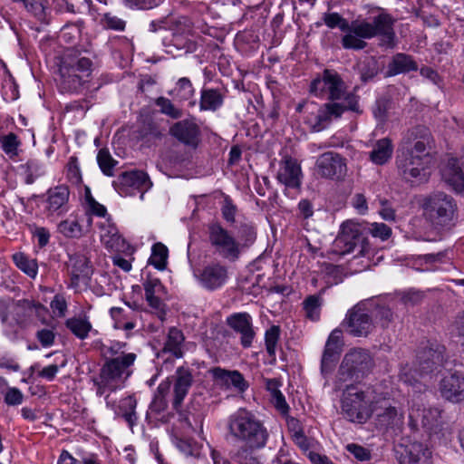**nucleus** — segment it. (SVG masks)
I'll use <instances>...</instances> for the list:
<instances>
[{"label":"nucleus","instance_id":"f257e3e1","mask_svg":"<svg viewBox=\"0 0 464 464\" xmlns=\"http://www.w3.org/2000/svg\"><path fill=\"white\" fill-rule=\"evenodd\" d=\"M310 92L315 96L327 95L329 102L323 104L316 115L308 120L314 131L327 128L333 120L339 119L346 111L362 113L359 96L347 92V86L341 75L334 70L324 69L310 84Z\"/></svg>","mask_w":464,"mask_h":464},{"label":"nucleus","instance_id":"f03ea898","mask_svg":"<svg viewBox=\"0 0 464 464\" xmlns=\"http://www.w3.org/2000/svg\"><path fill=\"white\" fill-rule=\"evenodd\" d=\"M58 86L62 92L82 93L90 88L92 62L78 51L67 50L58 64Z\"/></svg>","mask_w":464,"mask_h":464},{"label":"nucleus","instance_id":"7ed1b4c3","mask_svg":"<svg viewBox=\"0 0 464 464\" xmlns=\"http://www.w3.org/2000/svg\"><path fill=\"white\" fill-rule=\"evenodd\" d=\"M137 355L133 353L106 359L100 369L99 375L92 379L98 397L115 392L124 387L131 374L130 367L133 365Z\"/></svg>","mask_w":464,"mask_h":464},{"label":"nucleus","instance_id":"20e7f679","mask_svg":"<svg viewBox=\"0 0 464 464\" xmlns=\"http://www.w3.org/2000/svg\"><path fill=\"white\" fill-rule=\"evenodd\" d=\"M420 206L426 221L437 230L450 229L458 219L457 201L443 191L425 195Z\"/></svg>","mask_w":464,"mask_h":464},{"label":"nucleus","instance_id":"39448f33","mask_svg":"<svg viewBox=\"0 0 464 464\" xmlns=\"http://www.w3.org/2000/svg\"><path fill=\"white\" fill-rule=\"evenodd\" d=\"M227 430L236 440L250 447L264 448L268 439V432L253 412L240 408L227 420Z\"/></svg>","mask_w":464,"mask_h":464},{"label":"nucleus","instance_id":"423d86ee","mask_svg":"<svg viewBox=\"0 0 464 464\" xmlns=\"http://www.w3.org/2000/svg\"><path fill=\"white\" fill-rule=\"evenodd\" d=\"M396 19L385 11L372 17L371 21L362 20L352 22V33L364 39L379 37V45L393 49L396 44L394 25Z\"/></svg>","mask_w":464,"mask_h":464},{"label":"nucleus","instance_id":"0eeeda50","mask_svg":"<svg viewBox=\"0 0 464 464\" xmlns=\"http://www.w3.org/2000/svg\"><path fill=\"white\" fill-rule=\"evenodd\" d=\"M373 366V359L367 350L351 349L342 360L335 378L334 389L343 390V385L360 381L372 371Z\"/></svg>","mask_w":464,"mask_h":464},{"label":"nucleus","instance_id":"6e6552de","mask_svg":"<svg viewBox=\"0 0 464 464\" xmlns=\"http://www.w3.org/2000/svg\"><path fill=\"white\" fill-rule=\"evenodd\" d=\"M173 378V393H172V408L179 414L180 420L184 421L186 425L196 430L198 426H202L203 416L200 412H191L189 410L182 411V404L184 399L187 397L189 389L194 382L192 369L188 366H179L177 368Z\"/></svg>","mask_w":464,"mask_h":464},{"label":"nucleus","instance_id":"1a4fd4ad","mask_svg":"<svg viewBox=\"0 0 464 464\" xmlns=\"http://www.w3.org/2000/svg\"><path fill=\"white\" fill-rule=\"evenodd\" d=\"M343 388L345 389L341 400L343 415L352 422L365 423L372 415L373 404L370 390L359 391L353 384H345Z\"/></svg>","mask_w":464,"mask_h":464},{"label":"nucleus","instance_id":"9d476101","mask_svg":"<svg viewBox=\"0 0 464 464\" xmlns=\"http://www.w3.org/2000/svg\"><path fill=\"white\" fill-rule=\"evenodd\" d=\"M367 236V225L347 220L342 224L334 242V251L343 256L352 253L356 246H359V255L364 256L369 252Z\"/></svg>","mask_w":464,"mask_h":464},{"label":"nucleus","instance_id":"9b49d317","mask_svg":"<svg viewBox=\"0 0 464 464\" xmlns=\"http://www.w3.org/2000/svg\"><path fill=\"white\" fill-rule=\"evenodd\" d=\"M449 359L446 346L436 339L422 341L416 353V366L420 374L440 371Z\"/></svg>","mask_w":464,"mask_h":464},{"label":"nucleus","instance_id":"f8f14e48","mask_svg":"<svg viewBox=\"0 0 464 464\" xmlns=\"http://www.w3.org/2000/svg\"><path fill=\"white\" fill-rule=\"evenodd\" d=\"M341 327L352 337L367 338L376 326L366 304L360 302L346 312Z\"/></svg>","mask_w":464,"mask_h":464},{"label":"nucleus","instance_id":"ddd939ff","mask_svg":"<svg viewBox=\"0 0 464 464\" xmlns=\"http://www.w3.org/2000/svg\"><path fill=\"white\" fill-rule=\"evenodd\" d=\"M208 241L219 256L230 261H236L241 254V245L235 237L218 222L208 226Z\"/></svg>","mask_w":464,"mask_h":464},{"label":"nucleus","instance_id":"4468645a","mask_svg":"<svg viewBox=\"0 0 464 464\" xmlns=\"http://www.w3.org/2000/svg\"><path fill=\"white\" fill-rule=\"evenodd\" d=\"M399 175L407 182L418 185L428 180V162L422 156H415L411 150H401L396 158Z\"/></svg>","mask_w":464,"mask_h":464},{"label":"nucleus","instance_id":"2eb2a0df","mask_svg":"<svg viewBox=\"0 0 464 464\" xmlns=\"http://www.w3.org/2000/svg\"><path fill=\"white\" fill-rule=\"evenodd\" d=\"M315 169L322 178L334 180L343 179L347 173L345 159L334 151L321 154L316 160Z\"/></svg>","mask_w":464,"mask_h":464},{"label":"nucleus","instance_id":"dca6fc26","mask_svg":"<svg viewBox=\"0 0 464 464\" xmlns=\"http://www.w3.org/2000/svg\"><path fill=\"white\" fill-rule=\"evenodd\" d=\"M431 141L429 129L423 125H418L405 133L401 150H411L415 156H422V160H426L429 157L427 149L430 146Z\"/></svg>","mask_w":464,"mask_h":464},{"label":"nucleus","instance_id":"f3484780","mask_svg":"<svg viewBox=\"0 0 464 464\" xmlns=\"http://www.w3.org/2000/svg\"><path fill=\"white\" fill-rule=\"evenodd\" d=\"M112 185L120 194L124 195H128L130 188L138 189L141 191L140 198H143L145 191L151 188L152 182L146 172L130 170L120 174Z\"/></svg>","mask_w":464,"mask_h":464},{"label":"nucleus","instance_id":"a211bd4d","mask_svg":"<svg viewBox=\"0 0 464 464\" xmlns=\"http://www.w3.org/2000/svg\"><path fill=\"white\" fill-rule=\"evenodd\" d=\"M142 285L148 304L156 311L158 317L163 321L166 315V304L162 300L166 294L165 286L159 278L150 276L146 277Z\"/></svg>","mask_w":464,"mask_h":464},{"label":"nucleus","instance_id":"6ab92c4d","mask_svg":"<svg viewBox=\"0 0 464 464\" xmlns=\"http://www.w3.org/2000/svg\"><path fill=\"white\" fill-rule=\"evenodd\" d=\"M372 413L376 415V425L380 429L386 430L402 423V412L396 406L392 405L389 400L383 399L381 401H373Z\"/></svg>","mask_w":464,"mask_h":464},{"label":"nucleus","instance_id":"aec40b11","mask_svg":"<svg viewBox=\"0 0 464 464\" xmlns=\"http://www.w3.org/2000/svg\"><path fill=\"white\" fill-rule=\"evenodd\" d=\"M439 390L442 398L453 403L464 401V373L453 372L445 374L440 382Z\"/></svg>","mask_w":464,"mask_h":464},{"label":"nucleus","instance_id":"412c9836","mask_svg":"<svg viewBox=\"0 0 464 464\" xmlns=\"http://www.w3.org/2000/svg\"><path fill=\"white\" fill-rule=\"evenodd\" d=\"M197 277L204 288L214 291L225 285L228 278V270L219 262H212L205 266Z\"/></svg>","mask_w":464,"mask_h":464},{"label":"nucleus","instance_id":"4be33fe9","mask_svg":"<svg viewBox=\"0 0 464 464\" xmlns=\"http://www.w3.org/2000/svg\"><path fill=\"white\" fill-rule=\"evenodd\" d=\"M397 453L399 464H432L431 451L421 442L400 445Z\"/></svg>","mask_w":464,"mask_h":464},{"label":"nucleus","instance_id":"5701e85b","mask_svg":"<svg viewBox=\"0 0 464 464\" xmlns=\"http://www.w3.org/2000/svg\"><path fill=\"white\" fill-rule=\"evenodd\" d=\"M169 133L179 141L192 149H196L200 142V129L192 119H186L174 123Z\"/></svg>","mask_w":464,"mask_h":464},{"label":"nucleus","instance_id":"b1692460","mask_svg":"<svg viewBox=\"0 0 464 464\" xmlns=\"http://www.w3.org/2000/svg\"><path fill=\"white\" fill-rule=\"evenodd\" d=\"M302 178V169L298 161L291 156L283 157L276 174L277 180L286 188H299Z\"/></svg>","mask_w":464,"mask_h":464},{"label":"nucleus","instance_id":"393cba45","mask_svg":"<svg viewBox=\"0 0 464 464\" xmlns=\"http://www.w3.org/2000/svg\"><path fill=\"white\" fill-rule=\"evenodd\" d=\"M214 382L226 389L234 388L243 392L248 388V383L243 374L237 370H226L221 367H213L208 370Z\"/></svg>","mask_w":464,"mask_h":464},{"label":"nucleus","instance_id":"a878e982","mask_svg":"<svg viewBox=\"0 0 464 464\" xmlns=\"http://www.w3.org/2000/svg\"><path fill=\"white\" fill-rule=\"evenodd\" d=\"M226 323L231 329L240 334V343L243 347L247 348L252 345L256 333L249 314L235 313L227 318Z\"/></svg>","mask_w":464,"mask_h":464},{"label":"nucleus","instance_id":"bb28decb","mask_svg":"<svg viewBox=\"0 0 464 464\" xmlns=\"http://www.w3.org/2000/svg\"><path fill=\"white\" fill-rule=\"evenodd\" d=\"M104 401L106 406L114 411L116 417L122 418L128 423L130 428L132 429L133 426L136 425L138 420V415L136 412L138 402L134 395H129L122 398L120 400L118 405L115 404V401L111 400L110 394L105 395Z\"/></svg>","mask_w":464,"mask_h":464},{"label":"nucleus","instance_id":"cd10ccee","mask_svg":"<svg viewBox=\"0 0 464 464\" xmlns=\"http://www.w3.org/2000/svg\"><path fill=\"white\" fill-rule=\"evenodd\" d=\"M440 416V411L437 408L412 407L409 412L410 426L416 430L420 424L424 428L431 429L435 426Z\"/></svg>","mask_w":464,"mask_h":464},{"label":"nucleus","instance_id":"c85d7f7f","mask_svg":"<svg viewBox=\"0 0 464 464\" xmlns=\"http://www.w3.org/2000/svg\"><path fill=\"white\" fill-rule=\"evenodd\" d=\"M443 180L457 192L464 190V172L456 158H450L441 169Z\"/></svg>","mask_w":464,"mask_h":464},{"label":"nucleus","instance_id":"c756f323","mask_svg":"<svg viewBox=\"0 0 464 464\" xmlns=\"http://www.w3.org/2000/svg\"><path fill=\"white\" fill-rule=\"evenodd\" d=\"M418 64L414 59L406 53H399L393 55L392 61L388 64L387 74L394 76L401 73L416 72Z\"/></svg>","mask_w":464,"mask_h":464},{"label":"nucleus","instance_id":"7c9ffc66","mask_svg":"<svg viewBox=\"0 0 464 464\" xmlns=\"http://www.w3.org/2000/svg\"><path fill=\"white\" fill-rule=\"evenodd\" d=\"M69 188L65 185H60L48 190L47 209L53 213L62 209L68 202Z\"/></svg>","mask_w":464,"mask_h":464},{"label":"nucleus","instance_id":"2f4dec72","mask_svg":"<svg viewBox=\"0 0 464 464\" xmlns=\"http://www.w3.org/2000/svg\"><path fill=\"white\" fill-rule=\"evenodd\" d=\"M370 314L374 323L379 324L382 329L389 328L396 317L394 311L384 303L374 304Z\"/></svg>","mask_w":464,"mask_h":464},{"label":"nucleus","instance_id":"473e14b6","mask_svg":"<svg viewBox=\"0 0 464 464\" xmlns=\"http://www.w3.org/2000/svg\"><path fill=\"white\" fill-rule=\"evenodd\" d=\"M393 146L388 138L379 140L370 152L371 160L377 165L385 164L392 155Z\"/></svg>","mask_w":464,"mask_h":464},{"label":"nucleus","instance_id":"72a5a7b5","mask_svg":"<svg viewBox=\"0 0 464 464\" xmlns=\"http://www.w3.org/2000/svg\"><path fill=\"white\" fill-rule=\"evenodd\" d=\"M224 101V95L218 89H202L199 106L202 111H215L219 109Z\"/></svg>","mask_w":464,"mask_h":464},{"label":"nucleus","instance_id":"f704fd0d","mask_svg":"<svg viewBox=\"0 0 464 464\" xmlns=\"http://www.w3.org/2000/svg\"><path fill=\"white\" fill-rule=\"evenodd\" d=\"M33 309L36 311L46 310L45 307L39 302H34L28 299H21L15 303V321L18 324H23L26 322L27 318L31 315Z\"/></svg>","mask_w":464,"mask_h":464},{"label":"nucleus","instance_id":"c9c22d12","mask_svg":"<svg viewBox=\"0 0 464 464\" xmlns=\"http://www.w3.org/2000/svg\"><path fill=\"white\" fill-rule=\"evenodd\" d=\"M183 333L176 327H171L169 331L163 351L171 353L176 358H181L183 352L181 345L184 342Z\"/></svg>","mask_w":464,"mask_h":464},{"label":"nucleus","instance_id":"e433bc0d","mask_svg":"<svg viewBox=\"0 0 464 464\" xmlns=\"http://www.w3.org/2000/svg\"><path fill=\"white\" fill-rule=\"evenodd\" d=\"M72 266V280L78 283L80 277H88L90 274L89 260L83 255H74L70 257Z\"/></svg>","mask_w":464,"mask_h":464},{"label":"nucleus","instance_id":"4c0bfd02","mask_svg":"<svg viewBox=\"0 0 464 464\" xmlns=\"http://www.w3.org/2000/svg\"><path fill=\"white\" fill-rule=\"evenodd\" d=\"M66 327L79 339L84 340L88 337L92 326L87 318L72 317L66 320Z\"/></svg>","mask_w":464,"mask_h":464},{"label":"nucleus","instance_id":"58836bf2","mask_svg":"<svg viewBox=\"0 0 464 464\" xmlns=\"http://www.w3.org/2000/svg\"><path fill=\"white\" fill-rule=\"evenodd\" d=\"M194 94L193 85L188 78L183 77L179 79L176 86L169 92V95L174 99L184 102L189 100Z\"/></svg>","mask_w":464,"mask_h":464},{"label":"nucleus","instance_id":"ea45409f","mask_svg":"<svg viewBox=\"0 0 464 464\" xmlns=\"http://www.w3.org/2000/svg\"><path fill=\"white\" fill-rule=\"evenodd\" d=\"M13 260L15 266L24 272L31 278H34L37 275V262L34 259L28 258L24 253H15L13 255Z\"/></svg>","mask_w":464,"mask_h":464},{"label":"nucleus","instance_id":"a19ab883","mask_svg":"<svg viewBox=\"0 0 464 464\" xmlns=\"http://www.w3.org/2000/svg\"><path fill=\"white\" fill-rule=\"evenodd\" d=\"M168 248L162 243H156L152 246L151 256L149 264L154 266L159 270H164L167 266Z\"/></svg>","mask_w":464,"mask_h":464},{"label":"nucleus","instance_id":"79ce46f5","mask_svg":"<svg viewBox=\"0 0 464 464\" xmlns=\"http://www.w3.org/2000/svg\"><path fill=\"white\" fill-rule=\"evenodd\" d=\"M241 250L251 246L256 239V227L250 223H241L237 230Z\"/></svg>","mask_w":464,"mask_h":464},{"label":"nucleus","instance_id":"37998d69","mask_svg":"<svg viewBox=\"0 0 464 464\" xmlns=\"http://www.w3.org/2000/svg\"><path fill=\"white\" fill-rule=\"evenodd\" d=\"M257 449L256 447H250L245 444L237 449L232 459L238 464H261L254 452Z\"/></svg>","mask_w":464,"mask_h":464},{"label":"nucleus","instance_id":"c03bdc74","mask_svg":"<svg viewBox=\"0 0 464 464\" xmlns=\"http://www.w3.org/2000/svg\"><path fill=\"white\" fill-rule=\"evenodd\" d=\"M100 24L106 30H114L122 32L126 27V21L111 12L101 13Z\"/></svg>","mask_w":464,"mask_h":464},{"label":"nucleus","instance_id":"a18cd8bd","mask_svg":"<svg viewBox=\"0 0 464 464\" xmlns=\"http://www.w3.org/2000/svg\"><path fill=\"white\" fill-rule=\"evenodd\" d=\"M341 352L342 351H339L337 349L329 348V347L324 346V353H323L322 359H321V372H322V374L326 375L334 370V368L339 359Z\"/></svg>","mask_w":464,"mask_h":464},{"label":"nucleus","instance_id":"49530a36","mask_svg":"<svg viewBox=\"0 0 464 464\" xmlns=\"http://www.w3.org/2000/svg\"><path fill=\"white\" fill-rule=\"evenodd\" d=\"M97 162L102 173L108 177L114 176V167L118 161L114 160L107 149H101L97 154Z\"/></svg>","mask_w":464,"mask_h":464},{"label":"nucleus","instance_id":"de8ad7c7","mask_svg":"<svg viewBox=\"0 0 464 464\" xmlns=\"http://www.w3.org/2000/svg\"><path fill=\"white\" fill-rule=\"evenodd\" d=\"M281 329L278 325H272L266 331L265 344L268 355L276 360V351L280 338Z\"/></svg>","mask_w":464,"mask_h":464},{"label":"nucleus","instance_id":"09e8293b","mask_svg":"<svg viewBox=\"0 0 464 464\" xmlns=\"http://www.w3.org/2000/svg\"><path fill=\"white\" fill-rule=\"evenodd\" d=\"M304 309L306 316L312 321H316L320 316V307L322 305V298L320 295H312L307 296L304 303Z\"/></svg>","mask_w":464,"mask_h":464},{"label":"nucleus","instance_id":"8fccbe9b","mask_svg":"<svg viewBox=\"0 0 464 464\" xmlns=\"http://www.w3.org/2000/svg\"><path fill=\"white\" fill-rule=\"evenodd\" d=\"M155 104L160 108L161 113L172 119H179L183 115L182 110L176 107L168 98L159 97L155 100Z\"/></svg>","mask_w":464,"mask_h":464},{"label":"nucleus","instance_id":"3c124183","mask_svg":"<svg viewBox=\"0 0 464 464\" xmlns=\"http://www.w3.org/2000/svg\"><path fill=\"white\" fill-rule=\"evenodd\" d=\"M174 443L186 456L198 457L199 447L193 440L175 437Z\"/></svg>","mask_w":464,"mask_h":464},{"label":"nucleus","instance_id":"603ef678","mask_svg":"<svg viewBox=\"0 0 464 464\" xmlns=\"http://www.w3.org/2000/svg\"><path fill=\"white\" fill-rule=\"evenodd\" d=\"M390 105L391 101L386 97H381L376 100L372 107V113L379 122L383 123L387 121Z\"/></svg>","mask_w":464,"mask_h":464},{"label":"nucleus","instance_id":"864d4df0","mask_svg":"<svg viewBox=\"0 0 464 464\" xmlns=\"http://www.w3.org/2000/svg\"><path fill=\"white\" fill-rule=\"evenodd\" d=\"M324 21L330 28L339 27L343 32H352V23L349 24L337 13L325 14Z\"/></svg>","mask_w":464,"mask_h":464},{"label":"nucleus","instance_id":"5fc2aeb1","mask_svg":"<svg viewBox=\"0 0 464 464\" xmlns=\"http://www.w3.org/2000/svg\"><path fill=\"white\" fill-rule=\"evenodd\" d=\"M363 39L355 33L349 32L343 36L342 45L344 49L362 50L367 46V43Z\"/></svg>","mask_w":464,"mask_h":464},{"label":"nucleus","instance_id":"6e6d98bb","mask_svg":"<svg viewBox=\"0 0 464 464\" xmlns=\"http://www.w3.org/2000/svg\"><path fill=\"white\" fill-rule=\"evenodd\" d=\"M378 74L377 63L373 59L364 61L360 67V78L363 82L372 80Z\"/></svg>","mask_w":464,"mask_h":464},{"label":"nucleus","instance_id":"4d7b16f0","mask_svg":"<svg viewBox=\"0 0 464 464\" xmlns=\"http://www.w3.org/2000/svg\"><path fill=\"white\" fill-rule=\"evenodd\" d=\"M423 298L424 293L420 290L410 289L400 294V300L406 306L417 305Z\"/></svg>","mask_w":464,"mask_h":464},{"label":"nucleus","instance_id":"13d9d810","mask_svg":"<svg viewBox=\"0 0 464 464\" xmlns=\"http://www.w3.org/2000/svg\"><path fill=\"white\" fill-rule=\"evenodd\" d=\"M0 142L3 150L6 154L11 156L17 154V148L20 142L18 141L17 136L14 133L10 132L7 135L2 137L0 139Z\"/></svg>","mask_w":464,"mask_h":464},{"label":"nucleus","instance_id":"bf43d9fd","mask_svg":"<svg viewBox=\"0 0 464 464\" xmlns=\"http://www.w3.org/2000/svg\"><path fill=\"white\" fill-rule=\"evenodd\" d=\"M60 231L68 237H79L82 235L81 226L76 220H65L59 225Z\"/></svg>","mask_w":464,"mask_h":464},{"label":"nucleus","instance_id":"052dcab7","mask_svg":"<svg viewBox=\"0 0 464 464\" xmlns=\"http://www.w3.org/2000/svg\"><path fill=\"white\" fill-rule=\"evenodd\" d=\"M123 309L121 307H112L110 310V314L112 319L115 321L114 327L117 329H121L124 331H130L135 327V323L133 320H129L123 322L119 316L122 314Z\"/></svg>","mask_w":464,"mask_h":464},{"label":"nucleus","instance_id":"680f3d73","mask_svg":"<svg viewBox=\"0 0 464 464\" xmlns=\"http://www.w3.org/2000/svg\"><path fill=\"white\" fill-rule=\"evenodd\" d=\"M67 179L75 185L82 182V175L78 165V160L72 156L70 158L67 164Z\"/></svg>","mask_w":464,"mask_h":464},{"label":"nucleus","instance_id":"e2e57ef3","mask_svg":"<svg viewBox=\"0 0 464 464\" xmlns=\"http://www.w3.org/2000/svg\"><path fill=\"white\" fill-rule=\"evenodd\" d=\"M140 136L142 139H160L162 136L159 127L153 121H146L143 123L140 130Z\"/></svg>","mask_w":464,"mask_h":464},{"label":"nucleus","instance_id":"0e129e2a","mask_svg":"<svg viewBox=\"0 0 464 464\" xmlns=\"http://www.w3.org/2000/svg\"><path fill=\"white\" fill-rule=\"evenodd\" d=\"M344 330L343 327H337L334 329L330 335L328 336V339L325 343V347L337 349L339 351H342V347L343 345V335Z\"/></svg>","mask_w":464,"mask_h":464},{"label":"nucleus","instance_id":"69168bd1","mask_svg":"<svg viewBox=\"0 0 464 464\" xmlns=\"http://www.w3.org/2000/svg\"><path fill=\"white\" fill-rule=\"evenodd\" d=\"M369 233L375 237H380L382 240H386L391 237L392 229L383 223H374L372 225V227H368Z\"/></svg>","mask_w":464,"mask_h":464},{"label":"nucleus","instance_id":"338daca9","mask_svg":"<svg viewBox=\"0 0 464 464\" xmlns=\"http://www.w3.org/2000/svg\"><path fill=\"white\" fill-rule=\"evenodd\" d=\"M346 450L360 461L369 460L371 459V452L367 449L358 444H348Z\"/></svg>","mask_w":464,"mask_h":464},{"label":"nucleus","instance_id":"774afa93","mask_svg":"<svg viewBox=\"0 0 464 464\" xmlns=\"http://www.w3.org/2000/svg\"><path fill=\"white\" fill-rule=\"evenodd\" d=\"M453 327L459 337L460 345L464 347V311L457 314L453 322Z\"/></svg>","mask_w":464,"mask_h":464}]
</instances>
